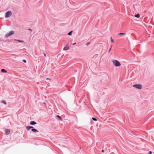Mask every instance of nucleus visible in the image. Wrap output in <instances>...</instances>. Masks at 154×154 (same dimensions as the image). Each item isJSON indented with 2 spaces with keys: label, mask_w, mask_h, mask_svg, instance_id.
<instances>
[{
  "label": "nucleus",
  "mask_w": 154,
  "mask_h": 154,
  "mask_svg": "<svg viewBox=\"0 0 154 154\" xmlns=\"http://www.w3.org/2000/svg\"><path fill=\"white\" fill-rule=\"evenodd\" d=\"M14 33L15 32L14 31H11L9 33H7L5 35V38H7L10 36H11V35L14 34Z\"/></svg>",
  "instance_id": "2"
},
{
  "label": "nucleus",
  "mask_w": 154,
  "mask_h": 154,
  "mask_svg": "<svg viewBox=\"0 0 154 154\" xmlns=\"http://www.w3.org/2000/svg\"><path fill=\"white\" fill-rule=\"evenodd\" d=\"M46 79V80L50 79L49 78H47Z\"/></svg>",
  "instance_id": "27"
},
{
  "label": "nucleus",
  "mask_w": 154,
  "mask_h": 154,
  "mask_svg": "<svg viewBox=\"0 0 154 154\" xmlns=\"http://www.w3.org/2000/svg\"><path fill=\"white\" fill-rule=\"evenodd\" d=\"M44 56L45 57H46V54L45 53H44Z\"/></svg>",
  "instance_id": "24"
},
{
  "label": "nucleus",
  "mask_w": 154,
  "mask_h": 154,
  "mask_svg": "<svg viewBox=\"0 0 154 154\" xmlns=\"http://www.w3.org/2000/svg\"><path fill=\"white\" fill-rule=\"evenodd\" d=\"M110 39H111V42L112 43L114 41H113V39L112 38V37Z\"/></svg>",
  "instance_id": "18"
},
{
  "label": "nucleus",
  "mask_w": 154,
  "mask_h": 154,
  "mask_svg": "<svg viewBox=\"0 0 154 154\" xmlns=\"http://www.w3.org/2000/svg\"><path fill=\"white\" fill-rule=\"evenodd\" d=\"M14 40L15 41H18L19 42H24V41H23V40H17V39H14Z\"/></svg>",
  "instance_id": "13"
},
{
  "label": "nucleus",
  "mask_w": 154,
  "mask_h": 154,
  "mask_svg": "<svg viewBox=\"0 0 154 154\" xmlns=\"http://www.w3.org/2000/svg\"><path fill=\"white\" fill-rule=\"evenodd\" d=\"M23 62L24 63H26V61L25 60H23Z\"/></svg>",
  "instance_id": "19"
},
{
  "label": "nucleus",
  "mask_w": 154,
  "mask_h": 154,
  "mask_svg": "<svg viewBox=\"0 0 154 154\" xmlns=\"http://www.w3.org/2000/svg\"><path fill=\"white\" fill-rule=\"evenodd\" d=\"M76 42L74 43H73V45H75L76 44Z\"/></svg>",
  "instance_id": "22"
},
{
  "label": "nucleus",
  "mask_w": 154,
  "mask_h": 154,
  "mask_svg": "<svg viewBox=\"0 0 154 154\" xmlns=\"http://www.w3.org/2000/svg\"><path fill=\"white\" fill-rule=\"evenodd\" d=\"M57 117L60 120L62 121V119L61 118V117L59 115H57Z\"/></svg>",
  "instance_id": "14"
},
{
  "label": "nucleus",
  "mask_w": 154,
  "mask_h": 154,
  "mask_svg": "<svg viewBox=\"0 0 154 154\" xmlns=\"http://www.w3.org/2000/svg\"><path fill=\"white\" fill-rule=\"evenodd\" d=\"M28 30H29V31H32V29H28Z\"/></svg>",
  "instance_id": "20"
},
{
  "label": "nucleus",
  "mask_w": 154,
  "mask_h": 154,
  "mask_svg": "<svg viewBox=\"0 0 154 154\" xmlns=\"http://www.w3.org/2000/svg\"><path fill=\"white\" fill-rule=\"evenodd\" d=\"M113 64L116 66H119L121 65V64L117 60H112Z\"/></svg>",
  "instance_id": "1"
},
{
  "label": "nucleus",
  "mask_w": 154,
  "mask_h": 154,
  "mask_svg": "<svg viewBox=\"0 0 154 154\" xmlns=\"http://www.w3.org/2000/svg\"><path fill=\"white\" fill-rule=\"evenodd\" d=\"M104 150H102L101 151L102 152H104Z\"/></svg>",
  "instance_id": "23"
},
{
  "label": "nucleus",
  "mask_w": 154,
  "mask_h": 154,
  "mask_svg": "<svg viewBox=\"0 0 154 154\" xmlns=\"http://www.w3.org/2000/svg\"><path fill=\"white\" fill-rule=\"evenodd\" d=\"M69 47L66 46V47H65L63 48V50H68L69 49Z\"/></svg>",
  "instance_id": "8"
},
{
  "label": "nucleus",
  "mask_w": 154,
  "mask_h": 154,
  "mask_svg": "<svg viewBox=\"0 0 154 154\" xmlns=\"http://www.w3.org/2000/svg\"><path fill=\"white\" fill-rule=\"evenodd\" d=\"M36 124V123L34 121H31L30 122V124L31 125H34Z\"/></svg>",
  "instance_id": "7"
},
{
  "label": "nucleus",
  "mask_w": 154,
  "mask_h": 154,
  "mask_svg": "<svg viewBox=\"0 0 154 154\" xmlns=\"http://www.w3.org/2000/svg\"><path fill=\"white\" fill-rule=\"evenodd\" d=\"M111 49V48H110L109 49V52L110 51V50Z\"/></svg>",
  "instance_id": "26"
},
{
  "label": "nucleus",
  "mask_w": 154,
  "mask_h": 154,
  "mask_svg": "<svg viewBox=\"0 0 154 154\" xmlns=\"http://www.w3.org/2000/svg\"><path fill=\"white\" fill-rule=\"evenodd\" d=\"M32 131L35 133H37L38 132V131L37 129L34 128L32 129Z\"/></svg>",
  "instance_id": "6"
},
{
  "label": "nucleus",
  "mask_w": 154,
  "mask_h": 154,
  "mask_svg": "<svg viewBox=\"0 0 154 154\" xmlns=\"http://www.w3.org/2000/svg\"><path fill=\"white\" fill-rule=\"evenodd\" d=\"M12 15V12L11 11H8L6 12L5 14V18H8L10 17Z\"/></svg>",
  "instance_id": "3"
},
{
  "label": "nucleus",
  "mask_w": 154,
  "mask_h": 154,
  "mask_svg": "<svg viewBox=\"0 0 154 154\" xmlns=\"http://www.w3.org/2000/svg\"><path fill=\"white\" fill-rule=\"evenodd\" d=\"M133 87L138 89H141L142 88L141 85L139 84L134 85Z\"/></svg>",
  "instance_id": "4"
},
{
  "label": "nucleus",
  "mask_w": 154,
  "mask_h": 154,
  "mask_svg": "<svg viewBox=\"0 0 154 154\" xmlns=\"http://www.w3.org/2000/svg\"><path fill=\"white\" fill-rule=\"evenodd\" d=\"M89 43H89V42L88 43H87V44H86V45H89Z\"/></svg>",
  "instance_id": "25"
},
{
  "label": "nucleus",
  "mask_w": 154,
  "mask_h": 154,
  "mask_svg": "<svg viewBox=\"0 0 154 154\" xmlns=\"http://www.w3.org/2000/svg\"><path fill=\"white\" fill-rule=\"evenodd\" d=\"M2 103L4 104H6V101L5 100H3L2 101Z\"/></svg>",
  "instance_id": "16"
},
{
  "label": "nucleus",
  "mask_w": 154,
  "mask_h": 154,
  "mask_svg": "<svg viewBox=\"0 0 154 154\" xmlns=\"http://www.w3.org/2000/svg\"><path fill=\"white\" fill-rule=\"evenodd\" d=\"M72 32H73L72 31H70L69 33H68V35H72Z\"/></svg>",
  "instance_id": "12"
},
{
  "label": "nucleus",
  "mask_w": 154,
  "mask_h": 154,
  "mask_svg": "<svg viewBox=\"0 0 154 154\" xmlns=\"http://www.w3.org/2000/svg\"><path fill=\"white\" fill-rule=\"evenodd\" d=\"M152 152H151V151H149V152L148 153H149V154H152Z\"/></svg>",
  "instance_id": "21"
},
{
  "label": "nucleus",
  "mask_w": 154,
  "mask_h": 154,
  "mask_svg": "<svg viewBox=\"0 0 154 154\" xmlns=\"http://www.w3.org/2000/svg\"><path fill=\"white\" fill-rule=\"evenodd\" d=\"M1 71L2 72H6L7 71L4 69H2L1 70Z\"/></svg>",
  "instance_id": "11"
},
{
  "label": "nucleus",
  "mask_w": 154,
  "mask_h": 154,
  "mask_svg": "<svg viewBox=\"0 0 154 154\" xmlns=\"http://www.w3.org/2000/svg\"><path fill=\"white\" fill-rule=\"evenodd\" d=\"M5 134H10V130L9 129H6L5 131Z\"/></svg>",
  "instance_id": "5"
},
{
  "label": "nucleus",
  "mask_w": 154,
  "mask_h": 154,
  "mask_svg": "<svg viewBox=\"0 0 154 154\" xmlns=\"http://www.w3.org/2000/svg\"><path fill=\"white\" fill-rule=\"evenodd\" d=\"M33 127L32 126H27L26 127V128L27 130H29L31 128H32Z\"/></svg>",
  "instance_id": "9"
},
{
  "label": "nucleus",
  "mask_w": 154,
  "mask_h": 154,
  "mask_svg": "<svg viewBox=\"0 0 154 154\" xmlns=\"http://www.w3.org/2000/svg\"><path fill=\"white\" fill-rule=\"evenodd\" d=\"M135 17L137 18H139L140 17V15L139 14H137L135 15Z\"/></svg>",
  "instance_id": "10"
},
{
  "label": "nucleus",
  "mask_w": 154,
  "mask_h": 154,
  "mask_svg": "<svg viewBox=\"0 0 154 154\" xmlns=\"http://www.w3.org/2000/svg\"><path fill=\"white\" fill-rule=\"evenodd\" d=\"M126 34V33H119L118 34L119 35H125Z\"/></svg>",
  "instance_id": "15"
},
{
  "label": "nucleus",
  "mask_w": 154,
  "mask_h": 154,
  "mask_svg": "<svg viewBox=\"0 0 154 154\" xmlns=\"http://www.w3.org/2000/svg\"><path fill=\"white\" fill-rule=\"evenodd\" d=\"M92 119L93 120H94V121H97V119L94 118H92Z\"/></svg>",
  "instance_id": "17"
}]
</instances>
